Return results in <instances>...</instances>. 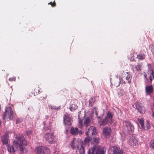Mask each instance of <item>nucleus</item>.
<instances>
[{
  "label": "nucleus",
  "mask_w": 154,
  "mask_h": 154,
  "mask_svg": "<svg viewBox=\"0 0 154 154\" xmlns=\"http://www.w3.org/2000/svg\"><path fill=\"white\" fill-rule=\"evenodd\" d=\"M27 144L26 141L24 139L23 136L22 135H19L16 136L15 140L13 141V146H8V150L9 152L14 153L18 149H20L21 151H23L24 148L22 145L26 146Z\"/></svg>",
  "instance_id": "1"
},
{
  "label": "nucleus",
  "mask_w": 154,
  "mask_h": 154,
  "mask_svg": "<svg viewBox=\"0 0 154 154\" xmlns=\"http://www.w3.org/2000/svg\"><path fill=\"white\" fill-rule=\"evenodd\" d=\"M16 116L15 112L11 107H8L5 109V113L3 115V118L4 120L8 121L12 120Z\"/></svg>",
  "instance_id": "2"
},
{
  "label": "nucleus",
  "mask_w": 154,
  "mask_h": 154,
  "mask_svg": "<svg viewBox=\"0 0 154 154\" xmlns=\"http://www.w3.org/2000/svg\"><path fill=\"white\" fill-rule=\"evenodd\" d=\"M104 148L97 145H95L91 149H89L88 154H104Z\"/></svg>",
  "instance_id": "3"
},
{
  "label": "nucleus",
  "mask_w": 154,
  "mask_h": 154,
  "mask_svg": "<svg viewBox=\"0 0 154 154\" xmlns=\"http://www.w3.org/2000/svg\"><path fill=\"white\" fill-rule=\"evenodd\" d=\"M148 69L147 74L144 73L143 75L144 76L148 82H151L153 79L154 78V72L152 69L151 68L150 64H148Z\"/></svg>",
  "instance_id": "4"
},
{
  "label": "nucleus",
  "mask_w": 154,
  "mask_h": 154,
  "mask_svg": "<svg viewBox=\"0 0 154 154\" xmlns=\"http://www.w3.org/2000/svg\"><path fill=\"white\" fill-rule=\"evenodd\" d=\"M132 76L131 74L128 72H123L121 77L122 82L124 83H129L131 82Z\"/></svg>",
  "instance_id": "5"
},
{
  "label": "nucleus",
  "mask_w": 154,
  "mask_h": 154,
  "mask_svg": "<svg viewBox=\"0 0 154 154\" xmlns=\"http://www.w3.org/2000/svg\"><path fill=\"white\" fill-rule=\"evenodd\" d=\"M81 144L82 143L80 139L74 138L71 142L70 146L72 149H76L79 146H81Z\"/></svg>",
  "instance_id": "6"
},
{
  "label": "nucleus",
  "mask_w": 154,
  "mask_h": 154,
  "mask_svg": "<svg viewBox=\"0 0 154 154\" xmlns=\"http://www.w3.org/2000/svg\"><path fill=\"white\" fill-rule=\"evenodd\" d=\"M49 149L46 147L39 146L36 148L35 152L37 154H44Z\"/></svg>",
  "instance_id": "7"
},
{
  "label": "nucleus",
  "mask_w": 154,
  "mask_h": 154,
  "mask_svg": "<svg viewBox=\"0 0 154 154\" xmlns=\"http://www.w3.org/2000/svg\"><path fill=\"white\" fill-rule=\"evenodd\" d=\"M136 109L141 114H143L145 113V109L143 104L138 103L135 104Z\"/></svg>",
  "instance_id": "8"
},
{
  "label": "nucleus",
  "mask_w": 154,
  "mask_h": 154,
  "mask_svg": "<svg viewBox=\"0 0 154 154\" xmlns=\"http://www.w3.org/2000/svg\"><path fill=\"white\" fill-rule=\"evenodd\" d=\"M63 119L64 122L66 125L69 126L71 125L72 120L68 114L65 115L63 117Z\"/></svg>",
  "instance_id": "9"
},
{
  "label": "nucleus",
  "mask_w": 154,
  "mask_h": 154,
  "mask_svg": "<svg viewBox=\"0 0 154 154\" xmlns=\"http://www.w3.org/2000/svg\"><path fill=\"white\" fill-rule=\"evenodd\" d=\"M112 130L110 128L108 127H105L103 129V134L106 138H109L110 137Z\"/></svg>",
  "instance_id": "10"
},
{
  "label": "nucleus",
  "mask_w": 154,
  "mask_h": 154,
  "mask_svg": "<svg viewBox=\"0 0 154 154\" xmlns=\"http://www.w3.org/2000/svg\"><path fill=\"white\" fill-rule=\"evenodd\" d=\"M86 129H87V131L86 132V134L87 135H94L96 134V129L94 127H90Z\"/></svg>",
  "instance_id": "11"
},
{
  "label": "nucleus",
  "mask_w": 154,
  "mask_h": 154,
  "mask_svg": "<svg viewBox=\"0 0 154 154\" xmlns=\"http://www.w3.org/2000/svg\"><path fill=\"white\" fill-rule=\"evenodd\" d=\"M45 137L47 141L49 143H51L54 140V135L52 133L47 132L46 133Z\"/></svg>",
  "instance_id": "12"
},
{
  "label": "nucleus",
  "mask_w": 154,
  "mask_h": 154,
  "mask_svg": "<svg viewBox=\"0 0 154 154\" xmlns=\"http://www.w3.org/2000/svg\"><path fill=\"white\" fill-rule=\"evenodd\" d=\"M125 129L128 131L129 132H132L134 130V127L132 124L129 122H125Z\"/></svg>",
  "instance_id": "13"
},
{
  "label": "nucleus",
  "mask_w": 154,
  "mask_h": 154,
  "mask_svg": "<svg viewBox=\"0 0 154 154\" xmlns=\"http://www.w3.org/2000/svg\"><path fill=\"white\" fill-rule=\"evenodd\" d=\"M9 133V132L6 131L5 134L2 137V140L4 144H8Z\"/></svg>",
  "instance_id": "14"
},
{
  "label": "nucleus",
  "mask_w": 154,
  "mask_h": 154,
  "mask_svg": "<svg viewBox=\"0 0 154 154\" xmlns=\"http://www.w3.org/2000/svg\"><path fill=\"white\" fill-rule=\"evenodd\" d=\"M78 118L79 119V125L80 127L82 126V120L83 118L85 116V114L83 112H80L78 113Z\"/></svg>",
  "instance_id": "15"
},
{
  "label": "nucleus",
  "mask_w": 154,
  "mask_h": 154,
  "mask_svg": "<svg viewBox=\"0 0 154 154\" xmlns=\"http://www.w3.org/2000/svg\"><path fill=\"white\" fill-rule=\"evenodd\" d=\"M113 154H122L123 151L120 148L114 146L113 147Z\"/></svg>",
  "instance_id": "16"
},
{
  "label": "nucleus",
  "mask_w": 154,
  "mask_h": 154,
  "mask_svg": "<svg viewBox=\"0 0 154 154\" xmlns=\"http://www.w3.org/2000/svg\"><path fill=\"white\" fill-rule=\"evenodd\" d=\"M108 122V119H107V117H105L103 119L101 120H100L98 121V122L100 126H102L105 125H106L107 122Z\"/></svg>",
  "instance_id": "17"
},
{
  "label": "nucleus",
  "mask_w": 154,
  "mask_h": 154,
  "mask_svg": "<svg viewBox=\"0 0 154 154\" xmlns=\"http://www.w3.org/2000/svg\"><path fill=\"white\" fill-rule=\"evenodd\" d=\"M153 89L151 85L147 86L146 87V91L147 94H150L153 92Z\"/></svg>",
  "instance_id": "18"
},
{
  "label": "nucleus",
  "mask_w": 154,
  "mask_h": 154,
  "mask_svg": "<svg viewBox=\"0 0 154 154\" xmlns=\"http://www.w3.org/2000/svg\"><path fill=\"white\" fill-rule=\"evenodd\" d=\"M130 145L133 146H136L138 144V142L135 138H132L129 142Z\"/></svg>",
  "instance_id": "19"
},
{
  "label": "nucleus",
  "mask_w": 154,
  "mask_h": 154,
  "mask_svg": "<svg viewBox=\"0 0 154 154\" xmlns=\"http://www.w3.org/2000/svg\"><path fill=\"white\" fill-rule=\"evenodd\" d=\"M71 133L72 134L77 135L79 133V130L77 128H72L71 129Z\"/></svg>",
  "instance_id": "20"
},
{
  "label": "nucleus",
  "mask_w": 154,
  "mask_h": 154,
  "mask_svg": "<svg viewBox=\"0 0 154 154\" xmlns=\"http://www.w3.org/2000/svg\"><path fill=\"white\" fill-rule=\"evenodd\" d=\"M113 116V115L112 113L109 111L107 113L106 116L105 117H107V119H108V121L110 123H111V122H112V119Z\"/></svg>",
  "instance_id": "21"
},
{
  "label": "nucleus",
  "mask_w": 154,
  "mask_h": 154,
  "mask_svg": "<svg viewBox=\"0 0 154 154\" xmlns=\"http://www.w3.org/2000/svg\"><path fill=\"white\" fill-rule=\"evenodd\" d=\"M118 76H117V79H115L113 83L114 85L116 87L119 86L121 83V79L119 77V78L118 79Z\"/></svg>",
  "instance_id": "22"
},
{
  "label": "nucleus",
  "mask_w": 154,
  "mask_h": 154,
  "mask_svg": "<svg viewBox=\"0 0 154 154\" xmlns=\"http://www.w3.org/2000/svg\"><path fill=\"white\" fill-rule=\"evenodd\" d=\"M100 141V139L98 137H93L90 140V142L93 143H99Z\"/></svg>",
  "instance_id": "23"
},
{
  "label": "nucleus",
  "mask_w": 154,
  "mask_h": 154,
  "mask_svg": "<svg viewBox=\"0 0 154 154\" xmlns=\"http://www.w3.org/2000/svg\"><path fill=\"white\" fill-rule=\"evenodd\" d=\"M91 120L90 118L87 117L86 118L84 121V124L87 127L88 126L91 122Z\"/></svg>",
  "instance_id": "24"
},
{
  "label": "nucleus",
  "mask_w": 154,
  "mask_h": 154,
  "mask_svg": "<svg viewBox=\"0 0 154 154\" xmlns=\"http://www.w3.org/2000/svg\"><path fill=\"white\" fill-rule=\"evenodd\" d=\"M81 154H84L85 153V150L82 146L81 144V146H79L77 149Z\"/></svg>",
  "instance_id": "25"
},
{
  "label": "nucleus",
  "mask_w": 154,
  "mask_h": 154,
  "mask_svg": "<svg viewBox=\"0 0 154 154\" xmlns=\"http://www.w3.org/2000/svg\"><path fill=\"white\" fill-rule=\"evenodd\" d=\"M95 101V99L94 97H91L89 100L90 105L92 106L94 103Z\"/></svg>",
  "instance_id": "26"
},
{
  "label": "nucleus",
  "mask_w": 154,
  "mask_h": 154,
  "mask_svg": "<svg viewBox=\"0 0 154 154\" xmlns=\"http://www.w3.org/2000/svg\"><path fill=\"white\" fill-rule=\"evenodd\" d=\"M136 70L137 71H139L141 70L142 65L141 64L138 63L135 66Z\"/></svg>",
  "instance_id": "27"
},
{
  "label": "nucleus",
  "mask_w": 154,
  "mask_h": 154,
  "mask_svg": "<svg viewBox=\"0 0 154 154\" xmlns=\"http://www.w3.org/2000/svg\"><path fill=\"white\" fill-rule=\"evenodd\" d=\"M78 108V106L75 104H72L70 106V109L71 111H73L77 109Z\"/></svg>",
  "instance_id": "28"
},
{
  "label": "nucleus",
  "mask_w": 154,
  "mask_h": 154,
  "mask_svg": "<svg viewBox=\"0 0 154 154\" xmlns=\"http://www.w3.org/2000/svg\"><path fill=\"white\" fill-rule=\"evenodd\" d=\"M137 57L139 59L142 60L144 59L145 55L144 54H140L137 55Z\"/></svg>",
  "instance_id": "29"
},
{
  "label": "nucleus",
  "mask_w": 154,
  "mask_h": 154,
  "mask_svg": "<svg viewBox=\"0 0 154 154\" xmlns=\"http://www.w3.org/2000/svg\"><path fill=\"white\" fill-rule=\"evenodd\" d=\"M125 93V91L123 90H120L118 92V95L119 97L122 96Z\"/></svg>",
  "instance_id": "30"
},
{
  "label": "nucleus",
  "mask_w": 154,
  "mask_h": 154,
  "mask_svg": "<svg viewBox=\"0 0 154 154\" xmlns=\"http://www.w3.org/2000/svg\"><path fill=\"white\" fill-rule=\"evenodd\" d=\"M140 123V124L142 128H144V121L143 119H140L139 120Z\"/></svg>",
  "instance_id": "31"
},
{
  "label": "nucleus",
  "mask_w": 154,
  "mask_h": 154,
  "mask_svg": "<svg viewBox=\"0 0 154 154\" xmlns=\"http://www.w3.org/2000/svg\"><path fill=\"white\" fill-rule=\"evenodd\" d=\"M91 139L90 137H87L85 139L84 142L86 143H88L89 141H90Z\"/></svg>",
  "instance_id": "32"
},
{
  "label": "nucleus",
  "mask_w": 154,
  "mask_h": 154,
  "mask_svg": "<svg viewBox=\"0 0 154 154\" xmlns=\"http://www.w3.org/2000/svg\"><path fill=\"white\" fill-rule=\"evenodd\" d=\"M23 120L21 118H18L16 121V124L19 123L22 121Z\"/></svg>",
  "instance_id": "33"
},
{
  "label": "nucleus",
  "mask_w": 154,
  "mask_h": 154,
  "mask_svg": "<svg viewBox=\"0 0 154 154\" xmlns=\"http://www.w3.org/2000/svg\"><path fill=\"white\" fill-rule=\"evenodd\" d=\"M150 147L154 149V140L151 141L150 145Z\"/></svg>",
  "instance_id": "34"
},
{
  "label": "nucleus",
  "mask_w": 154,
  "mask_h": 154,
  "mask_svg": "<svg viewBox=\"0 0 154 154\" xmlns=\"http://www.w3.org/2000/svg\"><path fill=\"white\" fill-rule=\"evenodd\" d=\"M151 50L153 55H154V45H151Z\"/></svg>",
  "instance_id": "35"
},
{
  "label": "nucleus",
  "mask_w": 154,
  "mask_h": 154,
  "mask_svg": "<svg viewBox=\"0 0 154 154\" xmlns=\"http://www.w3.org/2000/svg\"><path fill=\"white\" fill-rule=\"evenodd\" d=\"M149 123L148 122H147L145 127L144 126V128H143L145 129H148L149 128Z\"/></svg>",
  "instance_id": "36"
},
{
  "label": "nucleus",
  "mask_w": 154,
  "mask_h": 154,
  "mask_svg": "<svg viewBox=\"0 0 154 154\" xmlns=\"http://www.w3.org/2000/svg\"><path fill=\"white\" fill-rule=\"evenodd\" d=\"M94 112H95L96 115L97 116L98 115V114L96 111V109L95 108H94L93 109V113L94 114Z\"/></svg>",
  "instance_id": "37"
},
{
  "label": "nucleus",
  "mask_w": 154,
  "mask_h": 154,
  "mask_svg": "<svg viewBox=\"0 0 154 154\" xmlns=\"http://www.w3.org/2000/svg\"><path fill=\"white\" fill-rule=\"evenodd\" d=\"M49 4H51L52 7H54L56 5V4L55 2V1L53 3H52V2H50Z\"/></svg>",
  "instance_id": "38"
},
{
  "label": "nucleus",
  "mask_w": 154,
  "mask_h": 154,
  "mask_svg": "<svg viewBox=\"0 0 154 154\" xmlns=\"http://www.w3.org/2000/svg\"><path fill=\"white\" fill-rule=\"evenodd\" d=\"M9 80L10 81H15V77H12V78H10L9 79Z\"/></svg>",
  "instance_id": "39"
},
{
  "label": "nucleus",
  "mask_w": 154,
  "mask_h": 154,
  "mask_svg": "<svg viewBox=\"0 0 154 154\" xmlns=\"http://www.w3.org/2000/svg\"><path fill=\"white\" fill-rule=\"evenodd\" d=\"M32 132V131L31 130H29L27 131V134L28 135H29L31 134Z\"/></svg>",
  "instance_id": "40"
},
{
  "label": "nucleus",
  "mask_w": 154,
  "mask_h": 154,
  "mask_svg": "<svg viewBox=\"0 0 154 154\" xmlns=\"http://www.w3.org/2000/svg\"><path fill=\"white\" fill-rule=\"evenodd\" d=\"M55 106H52V105H50L49 106V107L50 108H51V109H56V108H55V107H54Z\"/></svg>",
  "instance_id": "41"
},
{
  "label": "nucleus",
  "mask_w": 154,
  "mask_h": 154,
  "mask_svg": "<svg viewBox=\"0 0 154 154\" xmlns=\"http://www.w3.org/2000/svg\"><path fill=\"white\" fill-rule=\"evenodd\" d=\"M55 108H56V109H55L56 110V109H60V108H61V106H54Z\"/></svg>",
  "instance_id": "42"
},
{
  "label": "nucleus",
  "mask_w": 154,
  "mask_h": 154,
  "mask_svg": "<svg viewBox=\"0 0 154 154\" xmlns=\"http://www.w3.org/2000/svg\"><path fill=\"white\" fill-rule=\"evenodd\" d=\"M79 133L80 134V135H81L83 133V132H82V131H79Z\"/></svg>",
  "instance_id": "43"
},
{
  "label": "nucleus",
  "mask_w": 154,
  "mask_h": 154,
  "mask_svg": "<svg viewBox=\"0 0 154 154\" xmlns=\"http://www.w3.org/2000/svg\"><path fill=\"white\" fill-rule=\"evenodd\" d=\"M152 116L154 117V112L152 113Z\"/></svg>",
  "instance_id": "44"
},
{
  "label": "nucleus",
  "mask_w": 154,
  "mask_h": 154,
  "mask_svg": "<svg viewBox=\"0 0 154 154\" xmlns=\"http://www.w3.org/2000/svg\"><path fill=\"white\" fill-rule=\"evenodd\" d=\"M97 118H98V119H100V117H99V116H98V117H97Z\"/></svg>",
  "instance_id": "45"
},
{
  "label": "nucleus",
  "mask_w": 154,
  "mask_h": 154,
  "mask_svg": "<svg viewBox=\"0 0 154 154\" xmlns=\"http://www.w3.org/2000/svg\"><path fill=\"white\" fill-rule=\"evenodd\" d=\"M153 106H154V103H153Z\"/></svg>",
  "instance_id": "46"
}]
</instances>
